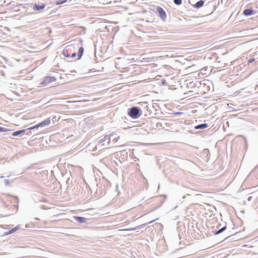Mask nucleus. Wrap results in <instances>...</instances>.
<instances>
[{
	"label": "nucleus",
	"mask_w": 258,
	"mask_h": 258,
	"mask_svg": "<svg viewBox=\"0 0 258 258\" xmlns=\"http://www.w3.org/2000/svg\"><path fill=\"white\" fill-rule=\"evenodd\" d=\"M182 113L180 112H176L175 114H181Z\"/></svg>",
	"instance_id": "b1692460"
},
{
	"label": "nucleus",
	"mask_w": 258,
	"mask_h": 258,
	"mask_svg": "<svg viewBox=\"0 0 258 258\" xmlns=\"http://www.w3.org/2000/svg\"><path fill=\"white\" fill-rule=\"evenodd\" d=\"M147 224H143L134 228L120 230L121 231H134L145 227Z\"/></svg>",
	"instance_id": "6e6552de"
},
{
	"label": "nucleus",
	"mask_w": 258,
	"mask_h": 258,
	"mask_svg": "<svg viewBox=\"0 0 258 258\" xmlns=\"http://www.w3.org/2000/svg\"><path fill=\"white\" fill-rule=\"evenodd\" d=\"M76 55H77V53L76 52H74L72 54L71 56H72V57H75L76 56Z\"/></svg>",
	"instance_id": "4be33fe9"
},
{
	"label": "nucleus",
	"mask_w": 258,
	"mask_h": 258,
	"mask_svg": "<svg viewBox=\"0 0 258 258\" xmlns=\"http://www.w3.org/2000/svg\"><path fill=\"white\" fill-rule=\"evenodd\" d=\"M50 118H48L45 119L44 120H43V121L38 123L37 124L29 128L28 130H33L35 128H38L39 127H43L49 125L50 124Z\"/></svg>",
	"instance_id": "f03ea898"
},
{
	"label": "nucleus",
	"mask_w": 258,
	"mask_h": 258,
	"mask_svg": "<svg viewBox=\"0 0 258 258\" xmlns=\"http://www.w3.org/2000/svg\"><path fill=\"white\" fill-rule=\"evenodd\" d=\"M208 126V125L207 123H202L199 124L195 126V128L197 130H200V129H204L207 128Z\"/></svg>",
	"instance_id": "9b49d317"
},
{
	"label": "nucleus",
	"mask_w": 258,
	"mask_h": 258,
	"mask_svg": "<svg viewBox=\"0 0 258 258\" xmlns=\"http://www.w3.org/2000/svg\"><path fill=\"white\" fill-rule=\"evenodd\" d=\"M110 141V137L108 136H105L103 139L99 141L97 146L100 148H103L104 146H107L109 144Z\"/></svg>",
	"instance_id": "7ed1b4c3"
},
{
	"label": "nucleus",
	"mask_w": 258,
	"mask_h": 258,
	"mask_svg": "<svg viewBox=\"0 0 258 258\" xmlns=\"http://www.w3.org/2000/svg\"><path fill=\"white\" fill-rule=\"evenodd\" d=\"M63 55H64L65 57H69V55L66 54V52L64 51H63Z\"/></svg>",
	"instance_id": "412c9836"
},
{
	"label": "nucleus",
	"mask_w": 258,
	"mask_h": 258,
	"mask_svg": "<svg viewBox=\"0 0 258 258\" xmlns=\"http://www.w3.org/2000/svg\"><path fill=\"white\" fill-rule=\"evenodd\" d=\"M84 53V48L83 47H81L79 48L78 53V58L77 59H80L82 56L83 55Z\"/></svg>",
	"instance_id": "f8f14e48"
},
{
	"label": "nucleus",
	"mask_w": 258,
	"mask_h": 258,
	"mask_svg": "<svg viewBox=\"0 0 258 258\" xmlns=\"http://www.w3.org/2000/svg\"><path fill=\"white\" fill-rule=\"evenodd\" d=\"M158 218H157L156 219H155V220H152V221H150L149 222H148L147 224H150V223H152V222H153L154 221H156V220H158Z\"/></svg>",
	"instance_id": "5701e85b"
},
{
	"label": "nucleus",
	"mask_w": 258,
	"mask_h": 258,
	"mask_svg": "<svg viewBox=\"0 0 258 258\" xmlns=\"http://www.w3.org/2000/svg\"><path fill=\"white\" fill-rule=\"evenodd\" d=\"M4 183L6 185H8L9 184V183H10L9 180L8 179H6L4 180Z\"/></svg>",
	"instance_id": "6ab92c4d"
},
{
	"label": "nucleus",
	"mask_w": 258,
	"mask_h": 258,
	"mask_svg": "<svg viewBox=\"0 0 258 258\" xmlns=\"http://www.w3.org/2000/svg\"><path fill=\"white\" fill-rule=\"evenodd\" d=\"M55 81L56 79L54 77H46L44 81L41 83V84L43 86H46L49 83Z\"/></svg>",
	"instance_id": "39448f33"
},
{
	"label": "nucleus",
	"mask_w": 258,
	"mask_h": 258,
	"mask_svg": "<svg viewBox=\"0 0 258 258\" xmlns=\"http://www.w3.org/2000/svg\"><path fill=\"white\" fill-rule=\"evenodd\" d=\"M67 2L66 0H63V1H58L56 2V4L58 5H61V4H64V3H66Z\"/></svg>",
	"instance_id": "a211bd4d"
},
{
	"label": "nucleus",
	"mask_w": 258,
	"mask_h": 258,
	"mask_svg": "<svg viewBox=\"0 0 258 258\" xmlns=\"http://www.w3.org/2000/svg\"><path fill=\"white\" fill-rule=\"evenodd\" d=\"M243 13L245 16H249L253 14V11L250 9H247L243 11Z\"/></svg>",
	"instance_id": "1a4fd4ad"
},
{
	"label": "nucleus",
	"mask_w": 258,
	"mask_h": 258,
	"mask_svg": "<svg viewBox=\"0 0 258 258\" xmlns=\"http://www.w3.org/2000/svg\"><path fill=\"white\" fill-rule=\"evenodd\" d=\"M140 108L138 107L134 106L128 109L127 113L128 115L132 118L137 119L141 115V113L140 112Z\"/></svg>",
	"instance_id": "f257e3e1"
},
{
	"label": "nucleus",
	"mask_w": 258,
	"mask_h": 258,
	"mask_svg": "<svg viewBox=\"0 0 258 258\" xmlns=\"http://www.w3.org/2000/svg\"><path fill=\"white\" fill-rule=\"evenodd\" d=\"M204 4V1L203 0H200L196 3V4L194 5V7L197 9H199L202 7Z\"/></svg>",
	"instance_id": "9d476101"
},
{
	"label": "nucleus",
	"mask_w": 258,
	"mask_h": 258,
	"mask_svg": "<svg viewBox=\"0 0 258 258\" xmlns=\"http://www.w3.org/2000/svg\"><path fill=\"white\" fill-rule=\"evenodd\" d=\"M45 7V5L44 4H42L41 5H39L36 4H35L33 7V10L35 11H41L43 9H44Z\"/></svg>",
	"instance_id": "423d86ee"
},
{
	"label": "nucleus",
	"mask_w": 258,
	"mask_h": 258,
	"mask_svg": "<svg viewBox=\"0 0 258 258\" xmlns=\"http://www.w3.org/2000/svg\"><path fill=\"white\" fill-rule=\"evenodd\" d=\"M74 219L80 223H86L87 221V219L82 217L75 216Z\"/></svg>",
	"instance_id": "0eeeda50"
},
{
	"label": "nucleus",
	"mask_w": 258,
	"mask_h": 258,
	"mask_svg": "<svg viewBox=\"0 0 258 258\" xmlns=\"http://www.w3.org/2000/svg\"><path fill=\"white\" fill-rule=\"evenodd\" d=\"M254 59H253V58L250 59L248 60V63H252L253 61H254Z\"/></svg>",
	"instance_id": "aec40b11"
},
{
	"label": "nucleus",
	"mask_w": 258,
	"mask_h": 258,
	"mask_svg": "<svg viewBox=\"0 0 258 258\" xmlns=\"http://www.w3.org/2000/svg\"><path fill=\"white\" fill-rule=\"evenodd\" d=\"M157 12L159 13V17L161 19L165 21L166 19V14L165 11L161 7L158 6L156 8Z\"/></svg>",
	"instance_id": "20e7f679"
},
{
	"label": "nucleus",
	"mask_w": 258,
	"mask_h": 258,
	"mask_svg": "<svg viewBox=\"0 0 258 258\" xmlns=\"http://www.w3.org/2000/svg\"><path fill=\"white\" fill-rule=\"evenodd\" d=\"M251 198V197H249V198H248V200H249V201H250Z\"/></svg>",
	"instance_id": "393cba45"
},
{
	"label": "nucleus",
	"mask_w": 258,
	"mask_h": 258,
	"mask_svg": "<svg viewBox=\"0 0 258 258\" xmlns=\"http://www.w3.org/2000/svg\"><path fill=\"white\" fill-rule=\"evenodd\" d=\"M10 131L8 128L0 126V132H7L8 131Z\"/></svg>",
	"instance_id": "dca6fc26"
},
{
	"label": "nucleus",
	"mask_w": 258,
	"mask_h": 258,
	"mask_svg": "<svg viewBox=\"0 0 258 258\" xmlns=\"http://www.w3.org/2000/svg\"><path fill=\"white\" fill-rule=\"evenodd\" d=\"M26 131V130L17 131L16 132L13 133L12 136L14 137L19 136V135H21V134L24 133Z\"/></svg>",
	"instance_id": "ddd939ff"
},
{
	"label": "nucleus",
	"mask_w": 258,
	"mask_h": 258,
	"mask_svg": "<svg viewBox=\"0 0 258 258\" xmlns=\"http://www.w3.org/2000/svg\"><path fill=\"white\" fill-rule=\"evenodd\" d=\"M173 2L176 5H180L182 3V0H173Z\"/></svg>",
	"instance_id": "f3484780"
},
{
	"label": "nucleus",
	"mask_w": 258,
	"mask_h": 258,
	"mask_svg": "<svg viewBox=\"0 0 258 258\" xmlns=\"http://www.w3.org/2000/svg\"><path fill=\"white\" fill-rule=\"evenodd\" d=\"M227 228V227L226 226H224L223 227L221 228V229H220L219 230H217V231H216L214 232V234L215 235H218V234H220L221 233H222V232H223L224 231H225Z\"/></svg>",
	"instance_id": "4468645a"
},
{
	"label": "nucleus",
	"mask_w": 258,
	"mask_h": 258,
	"mask_svg": "<svg viewBox=\"0 0 258 258\" xmlns=\"http://www.w3.org/2000/svg\"><path fill=\"white\" fill-rule=\"evenodd\" d=\"M19 228V226H17L16 227H15V228L12 229L11 230H9L8 232H6L5 233L6 235H9V234H12L13 233H14V232H15L16 230H17Z\"/></svg>",
	"instance_id": "2eb2a0df"
}]
</instances>
